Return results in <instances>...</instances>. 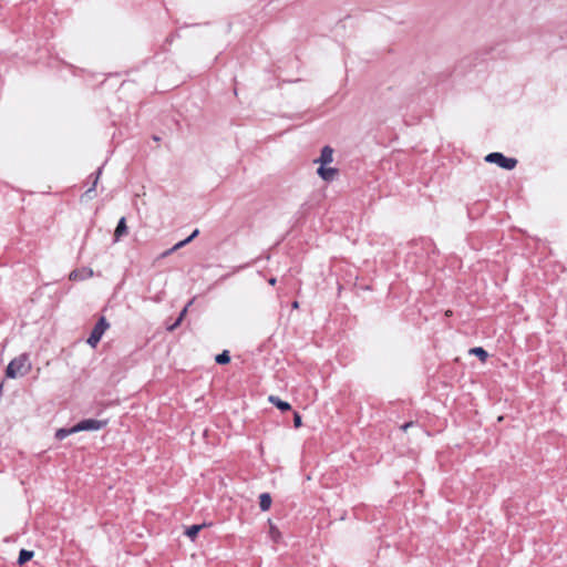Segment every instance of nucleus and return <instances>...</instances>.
Here are the masks:
<instances>
[{"mask_svg": "<svg viewBox=\"0 0 567 567\" xmlns=\"http://www.w3.org/2000/svg\"><path fill=\"white\" fill-rule=\"evenodd\" d=\"M409 426H410V423H406L402 427H403V430H406Z\"/></svg>", "mask_w": 567, "mask_h": 567, "instance_id": "obj_24", "label": "nucleus"}, {"mask_svg": "<svg viewBox=\"0 0 567 567\" xmlns=\"http://www.w3.org/2000/svg\"><path fill=\"white\" fill-rule=\"evenodd\" d=\"M100 175H101V169L97 171V176H96V178H95V181L93 183V186H92V188L87 189L86 194H90L94 189V187L97 184V179H99Z\"/></svg>", "mask_w": 567, "mask_h": 567, "instance_id": "obj_20", "label": "nucleus"}, {"mask_svg": "<svg viewBox=\"0 0 567 567\" xmlns=\"http://www.w3.org/2000/svg\"><path fill=\"white\" fill-rule=\"evenodd\" d=\"M485 161L488 163L497 164L499 167L505 169L515 168L517 161L512 157H505L502 153H491L485 157Z\"/></svg>", "mask_w": 567, "mask_h": 567, "instance_id": "obj_3", "label": "nucleus"}, {"mask_svg": "<svg viewBox=\"0 0 567 567\" xmlns=\"http://www.w3.org/2000/svg\"><path fill=\"white\" fill-rule=\"evenodd\" d=\"M127 234V226L125 217H122L114 231V241H118L121 237Z\"/></svg>", "mask_w": 567, "mask_h": 567, "instance_id": "obj_8", "label": "nucleus"}, {"mask_svg": "<svg viewBox=\"0 0 567 567\" xmlns=\"http://www.w3.org/2000/svg\"><path fill=\"white\" fill-rule=\"evenodd\" d=\"M230 361V357L228 351H224L220 354L216 355V362L219 364H226Z\"/></svg>", "mask_w": 567, "mask_h": 567, "instance_id": "obj_18", "label": "nucleus"}, {"mask_svg": "<svg viewBox=\"0 0 567 567\" xmlns=\"http://www.w3.org/2000/svg\"><path fill=\"white\" fill-rule=\"evenodd\" d=\"M333 162V150L330 146H324L321 154L313 161L315 164L329 165Z\"/></svg>", "mask_w": 567, "mask_h": 567, "instance_id": "obj_6", "label": "nucleus"}, {"mask_svg": "<svg viewBox=\"0 0 567 567\" xmlns=\"http://www.w3.org/2000/svg\"><path fill=\"white\" fill-rule=\"evenodd\" d=\"M269 284L274 286L276 284V279L275 278H270L269 279Z\"/></svg>", "mask_w": 567, "mask_h": 567, "instance_id": "obj_22", "label": "nucleus"}, {"mask_svg": "<svg viewBox=\"0 0 567 567\" xmlns=\"http://www.w3.org/2000/svg\"><path fill=\"white\" fill-rule=\"evenodd\" d=\"M470 354L476 355L483 362L486 361L488 357L487 352L481 347L470 349Z\"/></svg>", "mask_w": 567, "mask_h": 567, "instance_id": "obj_12", "label": "nucleus"}, {"mask_svg": "<svg viewBox=\"0 0 567 567\" xmlns=\"http://www.w3.org/2000/svg\"><path fill=\"white\" fill-rule=\"evenodd\" d=\"M187 244H189V239H184V240H181L178 241L177 244H175L169 250L165 251L164 252V256H167L169 255L171 252L173 251H176L178 249H181L182 247L186 246Z\"/></svg>", "mask_w": 567, "mask_h": 567, "instance_id": "obj_17", "label": "nucleus"}, {"mask_svg": "<svg viewBox=\"0 0 567 567\" xmlns=\"http://www.w3.org/2000/svg\"><path fill=\"white\" fill-rule=\"evenodd\" d=\"M187 308H188V306H186L183 309V311L181 312L179 317L176 318V321L172 326L168 327L169 331H173L174 329H176L181 324V322L183 321V319H184V317H185V315L187 312Z\"/></svg>", "mask_w": 567, "mask_h": 567, "instance_id": "obj_16", "label": "nucleus"}, {"mask_svg": "<svg viewBox=\"0 0 567 567\" xmlns=\"http://www.w3.org/2000/svg\"><path fill=\"white\" fill-rule=\"evenodd\" d=\"M268 401H269L270 403H272L275 406H277V408H278L279 410H281V411H288V410H290V409H291V406H290V404H289L288 402L280 400V399H279L278 396H276V395H270V396L268 398Z\"/></svg>", "mask_w": 567, "mask_h": 567, "instance_id": "obj_9", "label": "nucleus"}, {"mask_svg": "<svg viewBox=\"0 0 567 567\" xmlns=\"http://www.w3.org/2000/svg\"><path fill=\"white\" fill-rule=\"evenodd\" d=\"M204 527V525H192L189 526L185 534L190 538V539H195V537L197 536V534L199 533V530Z\"/></svg>", "mask_w": 567, "mask_h": 567, "instance_id": "obj_15", "label": "nucleus"}, {"mask_svg": "<svg viewBox=\"0 0 567 567\" xmlns=\"http://www.w3.org/2000/svg\"><path fill=\"white\" fill-rule=\"evenodd\" d=\"M94 275L93 270L91 268H81V269H75L73 271H71L70 274V280H86V279H90L92 278Z\"/></svg>", "mask_w": 567, "mask_h": 567, "instance_id": "obj_7", "label": "nucleus"}, {"mask_svg": "<svg viewBox=\"0 0 567 567\" xmlns=\"http://www.w3.org/2000/svg\"><path fill=\"white\" fill-rule=\"evenodd\" d=\"M199 234L198 229H195L190 236H188L186 239H189V243Z\"/></svg>", "mask_w": 567, "mask_h": 567, "instance_id": "obj_21", "label": "nucleus"}, {"mask_svg": "<svg viewBox=\"0 0 567 567\" xmlns=\"http://www.w3.org/2000/svg\"><path fill=\"white\" fill-rule=\"evenodd\" d=\"M293 425H295V427H297V429H298V427H300V426L302 425L301 416H300V414H299V413H297V412L293 414Z\"/></svg>", "mask_w": 567, "mask_h": 567, "instance_id": "obj_19", "label": "nucleus"}, {"mask_svg": "<svg viewBox=\"0 0 567 567\" xmlns=\"http://www.w3.org/2000/svg\"><path fill=\"white\" fill-rule=\"evenodd\" d=\"M32 364L28 354L23 353L10 361L6 369V377L17 379L27 375L31 371Z\"/></svg>", "mask_w": 567, "mask_h": 567, "instance_id": "obj_1", "label": "nucleus"}, {"mask_svg": "<svg viewBox=\"0 0 567 567\" xmlns=\"http://www.w3.org/2000/svg\"><path fill=\"white\" fill-rule=\"evenodd\" d=\"M259 506L261 511H268L271 506V497L268 493H262L259 496Z\"/></svg>", "mask_w": 567, "mask_h": 567, "instance_id": "obj_10", "label": "nucleus"}, {"mask_svg": "<svg viewBox=\"0 0 567 567\" xmlns=\"http://www.w3.org/2000/svg\"><path fill=\"white\" fill-rule=\"evenodd\" d=\"M269 537L272 539V542L278 543L281 538V533L279 529L274 525L269 524Z\"/></svg>", "mask_w": 567, "mask_h": 567, "instance_id": "obj_14", "label": "nucleus"}, {"mask_svg": "<svg viewBox=\"0 0 567 567\" xmlns=\"http://www.w3.org/2000/svg\"><path fill=\"white\" fill-rule=\"evenodd\" d=\"M106 425L105 421L86 419L75 424L76 432L81 431H99Z\"/></svg>", "mask_w": 567, "mask_h": 567, "instance_id": "obj_4", "label": "nucleus"}, {"mask_svg": "<svg viewBox=\"0 0 567 567\" xmlns=\"http://www.w3.org/2000/svg\"><path fill=\"white\" fill-rule=\"evenodd\" d=\"M292 307H293L295 309H297V308L299 307L298 301H295V302L292 303Z\"/></svg>", "mask_w": 567, "mask_h": 567, "instance_id": "obj_23", "label": "nucleus"}, {"mask_svg": "<svg viewBox=\"0 0 567 567\" xmlns=\"http://www.w3.org/2000/svg\"><path fill=\"white\" fill-rule=\"evenodd\" d=\"M338 169L328 165H320L317 174L326 182H332L338 176Z\"/></svg>", "mask_w": 567, "mask_h": 567, "instance_id": "obj_5", "label": "nucleus"}, {"mask_svg": "<svg viewBox=\"0 0 567 567\" xmlns=\"http://www.w3.org/2000/svg\"><path fill=\"white\" fill-rule=\"evenodd\" d=\"M109 328L110 324L106 319L101 317L86 340L87 344L92 348H95Z\"/></svg>", "mask_w": 567, "mask_h": 567, "instance_id": "obj_2", "label": "nucleus"}, {"mask_svg": "<svg viewBox=\"0 0 567 567\" xmlns=\"http://www.w3.org/2000/svg\"><path fill=\"white\" fill-rule=\"evenodd\" d=\"M73 433H78L76 430H75V425L72 426L71 429H59L56 431V433H55V437L58 440H63L66 436H69L70 434H73Z\"/></svg>", "mask_w": 567, "mask_h": 567, "instance_id": "obj_11", "label": "nucleus"}, {"mask_svg": "<svg viewBox=\"0 0 567 567\" xmlns=\"http://www.w3.org/2000/svg\"><path fill=\"white\" fill-rule=\"evenodd\" d=\"M33 551L22 549L19 554L18 564L23 565L33 557Z\"/></svg>", "mask_w": 567, "mask_h": 567, "instance_id": "obj_13", "label": "nucleus"}]
</instances>
